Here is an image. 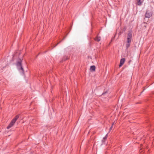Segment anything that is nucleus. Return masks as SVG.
Here are the masks:
<instances>
[{
  "mask_svg": "<svg viewBox=\"0 0 154 154\" xmlns=\"http://www.w3.org/2000/svg\"><path fill=\"white\" fill-rule=\"evenodd\" d=\"M19 117V115H17L14 118L11 120V122L7 126V128L9 129L12 127L14 125V124Z\"/></svg>",
  "mask_w": 154,
  "mask_h": 154,
  "instance_id": "2",
  "label": "nucleus"
},
{
  "mask_svg": "<svg viewBox=\"0 0 154 154\" xmlns=\"http://www.w3.org/2000/svg\"><path fill=\"white\" fill-rule=\"evenodd\" d=\"M112 126L110 127V128H109V130H110H110H111L112 129Z\"/></svg>",
  "mask_w": 154,
  "mask_h": 154,
  "instance_id": "10",
  "label": "nucleus"
},
{
  "mask_svg": "<svg viewBox=\"0 0 154 154\" xmlns=\"http://www.w3.org/2000/svg\"><path fill=\"white\" fill-rule=\"evenodd\" d=\"M114 124V123H112V126H113V125Z\"/></svg>",
  "mask_w": 154,
  "mask_h": 154,
  "instance_id": "11",
  "label": "nucleus"
},
{
  "mask_svg": "<svg viewBox=\"0 0 154 154\" xmlns=\"http://www.w3.org/2000/svg\"><path fill=\"white\" fill-rule=\"evenodd\" d=\"M21 62L22 61L21 60H20V61L17 62V66L18 69L19 70H21L23 72H24V70L22 65Z\"/></svg>",
  "mask_w": 154,
  "mask_h": 154,
  "instance_id": "3",
  "label": "nucleus"
},
{
  "mask_svg": "<svg viewBox=\"0 0 154 154\" xmlns=\"http://www.w3.org/2000/svg\"><path fill=\"white\" fill-rule=\"evenodd\" d=\"M125 58H123L121 59L119 65V67H121L125 63Z\"/></svg>",
  "mask_w": 154,
  "mask_h": 154,
  "instance_id": "6",
  "label": "nucleus"
},
{
  "mask_svg": "<svg viewBox=\"0 0 154 154\" xmlns=\"http://www.w3.org/2000/svg\"><path fill=\"white\" fill-rule=\"evenodd\" d=\"M152 11L147 10L145 14V17L147 18H150L152 15Z\"/></svg>",
  "mask_w": 154,
  "mask_h": 154,
  "instance_id": "4",
  "label": "nucleus"
},
{
  "mask_svg": "<svg viewBox=\"0 0 154 154\" xmlns=\"http://www.w3.org/2000/svg\"><path fill=\"white\" fill-rule=\"evenodd\" d=\"M136 1H137L136 2V5L139 6H141L144 1V0H136Z\"/></svg>",
  "mask_w": 154,
  "mask_h": 154,
  "instance_id": "5",
  "label": "nucleus"
},
{
  "mask_svg": "<svg viewBox=\"0 0 154 154\" xmlns=\"http://www.w3.org/2000/svg\"><path fill=\"white\" fill-rule=\"evenodd\" d=\"M132 34L131 32L128 33L127 40L126 44V47L127 49H128L130 46L132 39Z\"/></svg>",
  "mask_w": 154,
  "mask_h": 154,
  "instance_id": "1",
  "label": "nucleus"
},
{
  "mask_svg": "<svg viewBox=\"0 0 154 154\" xmlns=\"http://www.w3.org/2000/svg\"><path fill=\"white\" fill-rule=\"evenodd\" d=\"M94 40L97 42H99L100 40V37L99 36H97L95 38Z\"/></svg>",
  "mask_w": 154,
  "mask_h": 154,
  "instance_id": "8",
  "label": "nucleus"
},
{
  "mask_svg": "<svg viewBox=\"0 0 154 154\" xmlns=\"http://www.w3.org/2000/svg\"><path fill=\"white\" fill-rule=\"evenodd\" d=\"M95 66H91L90 69L92 71H95Z\"/></svg>",
  "mask_w": 154,
  "mask_h": 154,
  "instance_id": "7",
  "label": "nucleus"
},
{
  "mask_svg": "<svg viewBox=\"0 0 154 154\" xmlns=\"http://www.w3.org/2000/svg\"><path fill=\"white\" fill-rule=\"evenodd\" d=\"M108 136V134H107L105 137L103 138V140H102V141H103V140H106V139Z\"/></svg>",
  "mask_w": 154,
  "mask_h": 154,
  "instance_id": "9",
  "label": "nucleus"
}]
</instances>
